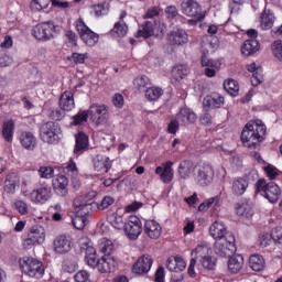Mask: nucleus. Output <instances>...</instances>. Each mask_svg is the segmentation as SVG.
Instances as JSON below:
<instances>
[{"label":"nucleus","instance_id":"cd10ccee","mask_svg":"<svg viewBox=\"0 0 282 282\" xmlns=\"http://www.w3.org/2000/svg\"><path fill=\"white\" fill-rule=\"evenodd\" d=\"M169 41L171 45H184L188 43V34H186V31L178 29L169 34Z\"/></svg>","mask_w":282,"mask_h":282},{"label":"nucleus","instance_id":"f03ea898","mask_svg":"<svg viewBox=\"0 0 282 282\" xmlns=\"http://www.w3.org/2000/svg\"><path fill=\"white\" fill-rule=\"evenodd\" d=\"M256 188L258 193H262L263 197L268 199L271 204H276L281 197V187L274 182L265 183V180L260 178L256 183Z\"/></svg>","mask_w":282,"mask_h":282},{"label":"nucleus","instance_id":"5fc2aeb1","mask_svg":"<svg viewBox=\"0 0 282 282\" xmlns=\"http://www.w3.org/2000/svg\"><path fill=\"white\" fill-rule=\"evenodd\" d=\"M200 65L203 67H217V62L208 59V50H203Z\"/></svg>","mask_w":282,"mask_h":282},{"label":"nucleus","instance_id":"864d4df0","mask_svg":"<svg viewBox=\"0 0 282 282\" xmlns=\"http://www.w3.org/2000/svg\"><path fill=\"white\" fill-rule=\"evenodd\" d=\"M89 118V113L87 110L79 111L77 115L73 117V124L78 126L87 122V119Z\"/></svg>","mask_w":282,"mask_h":282},{"label":"nucleus","instance_id":"a18cd8bd","mask_svg":"<svg viewBox=\"0 0 282 282\" xmlns=\"http://www.w3.org/2000/svg\"><path fill=\"white\" fill-rule=\"evenodd\" d=\"M224 89L230 96H238L239 95V83L235 79H227L224 83Z\"/></svg>","mask_w":282,"mask_h":282},{"label":"nucleus","instance_id":"f8f14e48","mask_svg":"<svg viewBox=\"0 0 282 282\" xmlns=\"http://www.w3.org/2000/svg\"><path fill=\"white\" fill-rule=\"evenodd\" d=\"M128 238L135 240L142 235V221L138 216H130L123 228Z\"/></svg>","mask_w":282,"mask_h":282},{"label":"nucleus","instance_id":"e2e57ef3","mask_svg":"<svg viewBox=\"0 0 282 282\" xmlns=\"http://www.w3.org/2000/svg\"><path fill=\"white\" fill-rule=\"evenodd\" d=\"M116 202V199L111 196H105L99 205H97L99 210H106V208H109Z\"/></svg>","mask_w":282,"mask_h":282},{"label":"nucleus","instance_id":"2f4dec72","mask_svg":"<svg viewBox=\"0 0 282 282\" xmlns=\"http://www.w3.org/2000/svg\"><path fill=\"white\" fill-rule=\"evenodd\" d=\"M20 142L23 149H26L28 151H34V149H36V137H34L32 132H22Z\"/></svg>","mask_w":282,"mask_h":282},{"label":"nucleus","instance_id":"473e14b6","mask_svg":"<svg viewBox=\"0 0 282 282\" xmlns=\"http://www.w3.org/2000/svg\"><path fill=\"white\" fill-rule=\"evenodd\" d=\"M89 214H85L83 212H76L75 216L72 219V224L76 230H84L85 226L89 224V219L87 217Z\"/></svg>","mask_w":282,"mask_h":282},{"label":"nucleus","instance_id":"c03bdc74","mask_svg":"<svg viewBox=\"0 0 282 282\" xmlns=\"http://www.w3.org/2000/svg\"><path fill=\"white\" fill-rule=\"evenodd\" d=\"M162 96H164V90L160 87H150L145 90V98L150 101L159 100Z\"/></svg>","mask_w":282,"mask_h":282},{"label":"nucleus","instance_id":"4be33fe9","mask_svg":"<svg viewBox=\"0 0 282 282\" xmlns=\"http://www.w3.org/2000/svg\"><path fill=\"white\" fill-rule=\"evenodd\" d=\"M176 120L181 122L182 127L195 123L197 120V115L191 111L188 108H182L181 111L176 115Z\"/></svg>","mask_w":282,"mask_h":282},{"label":"nucleus","instance_id":"20e7f679","mask_svg":"<svg viewBox=\"0 0 282 282\" xmlns=\"http://www.w3.org/2000/svg\"><path fill=\"white\" fill-rule=\"evenodd\" d=\"M214 252L218 257H232V254L237 252V247L235 246V235L228 234L227 238L216 240L214 243Z\"/></svg>","mask_w":282,"mask_h":282},{"label":"nucleus","instance_id":"c9c22d12","mask_svg":"<svg viewBox=\"0 0 282 282\" xmlns=\"http://www.w3.org/2000/svg\"><path fill=\"white\" fill-rule=\"evenodd\" d=\"M188 66L178 64L172 68V78L176 83H180V80H184L188 76Z\"/></svg>","mask_w":282,"mask_h":282},{"label":"nucleus","instance_id":"a878e982","mask_svg":"<svg viewBox=\"0 0 282 282\" xmlns=\"http://www.w3.org/2000/svg\"><path fill=\"white\" fill-rule=\"evenodd\" d=\"M195 171V164L193 161L185 160L180 163L177 173L181 180H188Z\"/></svg>","mask_w":282,"mask_h":282},{"label":"nucleus","instance_id":"7ed1b4c3","mask_svg":"<svg viewBox=\"0 0 282 282\" xmlns=\"http://www.w3.org/2000/svg\"><path fill=\"white\" fill-rule=\"evenodd\" d=\"M20 267L22 272L32 279H41L43 274H45V267H43V262L34 258H24L20 262Z\"/></svg>","mask_w":282,"mask_h":282},{"label":"nucleus","instance_id":"f3484780","mask_svg":"<svg viewBox=\"0 0 282 282\" xmlns=\"http://www.w3.org/2000/svg\"><path fill=\"white\" fill-rule=\"evenodd\" d=\"M247 69L252 74L251 76V85L253 87H259L261 83H263V67L261 65H257V63L252 62L247 65Z\"/></svg>","mask_w":282,"mask_h":282},{"label":"nucleus","instance_id":"bf43d9fd","mask_svg":"<svg viewBox=\"0 0 282 282\" xmlns=\"http://www.w3.org/2000/svg\"><path fill=\"white\" fill-rule=\"evenodd\" d=\"M271 237L276 246L282 248V227H276L271 231Z\"/></svg>","mask_w":282,"mask_h":282},{"label":"nucleus","instance_id":"c756f323","mask_svg":"<svg viewBox=\"0 0 282 282\" xmlns=\"http://www.w3.org/2000/svg\"><path fill=\"white\" fill-rule=\"evenodd\" d=\"M73 204L75 208H79V213H85V215H89L94 202L88 199L87 195H84L75 198Z\"/></svg>","mask_w":282,"mask_h":282},{"label":"nucleus","instance_id":"2eb2a0df","mask_svg":"<svg viewBox=\"0 0 282 282\" xmlns=\"http://www.w3.org/2000/svg\"><path fill=\"white\" fill-rule=\"evenodd\" d=\"M155 174L159 175L163 184H171L173 182V162L167 161L163 166H158L155 169Z\"/></svg>","mask_w":282,"mask_h":282},{"label":"nucleus","instance_id":"9b49d317","mask_svg":"<svg viewBox=\"0 0 282 282\" xmlns=\"http://www.w3.org/2000/svg\"><path fill=\"white\" fill-rule=\"evenodd\" d=\"M181 10L185 17L191 19H205L206 14L202 11V6L195 0H183Z\"/></svg>","mask_w":282,"mask_h":282},{"label":"nucleus","instance_id":"a211bd4d","mask_svg":"<svg viewBox=\"0 0 282 282\" xmlns=\"http://www.w3.org/2000/svg\"><path fill=\"white\" fill-rule=\"evenodd\" d=\"M69 180L66 178L65 175H59L57 178L53 182L54 192L58 197H67L69 194Z\"/></svg>","mask_w":282,"mask_h":282},{"label":"nucleus","instance_id":"dca6fc26","mask_svg":"<svg viewBox=\"0 0 282 282\" xmlns=\"http://www.w3.org/2000/svg\"><path fill=\"white\" fill-rule=\"evenodd\" d=\"M72 250V239L68 236L62 235L54 240V251L57 254H67Z\"/></svg>","mask_w":282,"mask_h":282},{"label":"nucleus","instance_id":"680f3d73","mask_svg":"<svg viewBox=\"0 0 282 282\" xmlns=\"http://www.w3.org/2000/svg\"><path fill=\"white\" fill-rule=\"evenodd\" d=\"M264 172L269 180H276V177H279V170L274 165H267L264 167Z\"/></svg>","mask_w":282,"mask_h":282},{"label":"nucleus","instance_id":"1a4fd4ad","mask_svg":"<svg viewBox=\"0 0 282 282\" xmlns=\"http://www.w3.org/2000/svg\"><path fill=\"white\" fill-rule=\"evenodd\" d=\"M58 131H61L58 123L48 121L40 127L41 140L46 144H54L58 140Z\"/></svg>","mask_w":282,"mask_h":282},{"label":"nucleus","instance_id":"72a5a7b5","mask_svg":"<svg viewBox=\"0 0 282 282\" xmlns=\"http://www.w3.org/2000/svg\"><path fill=\"white\" fill-rule=\"evenodd\" d=\"M249 267L254 272H261L265 269V259H263V256L261 254H252L249 258Z\"/></svg>","mask_w":282,"mask_h":282},{"label":"nucleus","instance_id":"338daca9","mask_svg":"<svg viewBox=\"0 0 282 282\" xmlns=\"http://www.w3.org/2000/svg\"><path fill=\"white\" fill-rule=\"evenodd\" d=\"M165 14L167 19H175L180 12L177 11V7L175 6H169L165 8Z\"/></svg>","mask_w":282,"mask_h":282},{"label":"nucleus","instance_id":"8fccbe9b","mask_svg":"<svg viewBox=\"0 0 282 282\" xmlns=\"http://www.w3.org/2000/svg\"><path fill=\"white\" fill-rule=\"evenodd\" d=\"M200 264L205 270H215V268H217V258L210 256L204 257L200 259Z\"/></svg>","mask_w":282,"mask_h":282},{"label":"nucleus","instance_id":"393cba45","mask_svg":"<svg viewBox=\"0 0 282 282\" xmlns=\"http://www.w3.org/2000/svg\"><path fill=\"white\" fill-rule=\"evenodd\" d=\"M21 180L19 177V174L11 172L6 176L4 180V191L9 194L17 193V186H19Z\"/></svg>","mask_w":282,"mask_h":282},{"label":"nucleus","instance_id":"f704fd0d","mask_svg":"<svg viewBox=\"0 0 282 282\" xmlns=\"http://www.w3.org/2000/svg\"><path fill=\"white\" fill-rule=\"evenodd\" d=\"M85 261L87 265H89V268H98L100 259L98 258V254L96 253V249L94 247L86 248Z\"/></svg>","mask_w":282,"mask_h":282},{"label":"nucleus","instance_id":"412c9836","mask_svg":"<svg viewBox=\"0 0 282 282\" xmlns=\"http://www.w3.org/2000/svg\"><path fill=\"white\" fill-rule=\"evenodd\" d=\"M116 265H118V263L113 257L104 256L100 258L97 269L101 274H109V272H113L116 270Z\"/></svg>","mask_w":282,"mask_h":282},{"label":"nucleus","instance_id":"4c0bfd02","mask_svg":"<svg viewBox=\"0 0 282 282\" xmlns=\"http://www.w3.org/2000/svg\"><path fill=\"white\" fill-rule=\"evenodd\" d=\"M224 105V97L219 95L207 96L203 99L204 107H210L212 109H219Z\"/></svg>","mask_w":282,"mask_h":282},{"label":"nucleus","instance_id":"603ef678","mask_svg":"<svg viewBox=\"0 0 282 282\" xmlns=\"http://www.w3.org/2000/svg\"><path fill=\"white\" fill-rule=\"evenodd\" d=\"M118 36H127V32H129V26L124 21H119L115 24L112 30Z\"/></svg>","mask_w":282,"mask_h":282},{"label":"nucleus","instance_id":"6ab92c4d","mask_svg":"<svg viewBox=\"0 0 282 282\" xmlns=\"http://www.w3.org/2000/svg\"><path fill=\"white\" fill-rule=\"evenodd\" d=\"M93 164L97 173H109V169H111V160L102 154H97L93 159Z\"/></svg>","mask_w":282,"mask_h":282},{"label":"nucleus","instance_id":"6e6d98bb","mask_svg":"<svg viewBox=\"0 0 282 282\" xmlns=\"http://www.w3.org/2000/svg\"><path fill=\"white\" fill-rule=\"evenodd\" d=\"M271 48L273 52V56H275L278 61H282V41L281 40L274 41L271 45Z\"/></svg>","mask_w":282,"mask_h":282},{"label":"nucleus","instance_id":"052dcab7","mask_svg":"<svg viewBox=\"0 0 282 282\" xmlns=\"http://www.w3.org/2000/svg\"><path fill=\"white\" fill-rule=\"evenodd\" d=\"M13 208L20 213V215H28V203L23 200H15L13 203Z\"/></svg>","mask_w":282,"mask_h":282},{"label":"nucleus","instance_id":"5701e85b","mask_svg":"<svg viewBox=\"0 0 282 282\" xmlns=\"http://www.w3.org/2000/svg\"><path fill=\"white\" fill-rule=\"evenodd\" d=\"M166 268L170 272H184L186 270V261L180 256L170 257L166 261Z\"/></svg>","mask_w":282,"mask_h":282},{"label":"nucleus","instance_id":"0e129e2a","mask_svg":"<svg viewBox=\"0 0 282 282\" xmlns=\"http://www.w3.org/2000/svg\"><path fill=\"white\" fill-rule=\"evenodd\" d=\"M273 239H272V234H265L259 237V243L261 246V248H268V246H270L272 243Z\"/></svg>","mask_w":282,"mask_h":282},{"label":"nucleus","instance_id":"774afa93","mask_svg":"<svg viewBox=\"0 0 282 282\" xmlns=\"http://www.w3.org/2000/svg\"><path fill=\"white\" fill-rule=\"evenodd\" d=\"M86 58H87V54H80V53L72 54V59L74 61V63H77V64L85 63Z\"/></svg>","mask_w":282,"mask_h":282},{"label":"nucleus","instance_id":"09e8293b","mask_svg":"<svg viewBox=\"0 0 282 282\" xmlns=\"http://www.w3.org/2000/svg\"><path fill=\"white\" fill-rule=\"evenodd\" d=\"M147 85H149V77L147 76L137 77L133 80L134 89L139 93L144 91V89H147Z\"/></svg>","mask_w":282,"mask_h":282},{"label":"nucleus","instance_id":"37998d69","mask_svg":"<svg viewBox=\"0 0 282 282\" xmlns=\"http://www.w3.org/2000/svg\"><path fill=\"white\" fill-rule=\"evenodd\" d=\"M2 135L7 142H12L14 135V121H6L2 124Z\"/></svg>","mask_w":282,"mask_h":282},{"label":"nucleus","instance_id":"ddd939ff","mask_svg":"<svg viewBox=\"0 0 282 282\" xmlns=\"http://www.w3.org/2000/svg\"><path fill=\"white\" fill-rule=\"evenodd\" d=\"M52 197V187L50 185H43L31 192V199L34 204H45Z\"/></svg>","mask_w":282,"mask_h":282},{"label":"nucleus","instance_id":"bb28decb","mask_svg":"<svg viewBox=\"0 0 282 282\" xmlns=\"http://www.w3.org/2000/svg\"><path fill=\"white\" fill-rule=\"evenodd\" d=\"M76 107L74 102V93L72 91H64L59 97V108L62 111H72Z\"/></svg>","mask_w":282,"mask_h":282},{"label":"nucleus","instance_id":"a19ab883","mask_svg":"<svg viewBox=\"0 0 282 282\" xmlns=\"http://www.w3.org/2000/svg\"><path fill=\"white\" fill-rule=\"evenodd\" d=\"M89 147V138L85 133H79V135L76 137V144L74 153H83Z\"/></svg>","mask_w":282,"mask_h":282},{"label":"nucleus","instance_id":"9d476101","mask_svg":"<svg viewBox=\"0 0 282 282\" xmlns=\"http://www.w3.org/2000/svg\"><path fill=\"white\" fill-rule=\"evenodd\" d=\"M45 241V229L39 225L33 226L28 237L23 240V248L30 250L33 246H40Z\"/></svg>","mask_w":282,"mask_h":282},{"label":"nucleus","instance_id":"79ce46f5","mask_svg":"<svg viewBox=\"0 0 282 282\" xmlns=\"http://www.w3.org/2000/svg\"><path fill=\"white\" fill-rule=\"evenodd\" d=\"M98 248L105 257H111V252H113V242L107 238H101Z\"/></svg>","mask_w":282,"mask_h":282},{"label":"nucleus","instance_id":"3c124183","mask_svg":"<svg viewBox=\"0 0 282 282\" xmlns=\"http://www.w3.org/2000/svg\"><path fill=\"white\" fill-rule=\"evenodd\" d=\"M94 13L97 17H105L109 13V3L102 2L93 7Z\"/></svg>","mask_w":282,"mask_h":282},{"label":"nucleus","instance_id":"de8ad7c7","mask_svg":"<svg viewBox=\"0 0 282 282\" xmlns=\"http://www.w3.org/2000/svg\"><path fill=\"white\" fill-rule=\"evenodd\" d=\"M273 23H274V15L268 13L264 10V12L262 13V17H261L260 28L262 30H270V28H272Z\"/></svg>","mask_w":282,"mask_h":282},{"label":"nucleus","instance_id":"b1692460","mask_svg":"<svg viewBox=\"0 0 282 282\" xmlns=\"http://www.w3.org/2000/svg\"><path fill=\"white\" fill-rule=\"evenodd\" d=\"M144 232L150 239H160L162 235V226L155 220H147L144 225Z\"/></svg>","mask_w":282,"mask_h":282},{"label":"nucleus","instance_id":"6e6552de","mask_svg":"<svg viewBox=\"0 0 282 282\" xmlns=\"http://www.w3.org/2000/svg\"><path fill=\"white\" fill-rule=\"evenodd\" d=\"M76 28L77 32L79 34V37L85 43V45H88V47H94L98 43L99 35L98 33L91 31L87 24H85V21H83V18H79L76 21Z\"/></svg>","mask_w":282,"mask_h":282},{"label":"nucleus","instance_id":"e433bc0d","mask_svg":"<svg viewBox=\"0 0 282 282\" xmlns=\"http://www.w3.org/2000/svg\"><path fill=\"white\" fill-rule=\"evenodd\" d=\"M241 268H243V257L242 256H235L229 257L228 261V270L232 274H237L240 272Z\"/></svg>","mask_w":282,"mask_h":282},{"label":"nucleus","instance_id":"39448f33","mask_svg":"<svg viewBox=\"0 0 282 282\" xmlns=\"http://www.w3.org/2000/svg\"><path fill=\"white\" fill-rule=\"evenodd\" d=\"M215 177V169L209 163H203L196 166L194 180L198 186H210Z\"/></svg>","mask_w":282,"mask_h":282},{"label":"nucleus","instance_id":"0eeeda50","mask_svg":"<svg viewBox=\"0 0 282 282\" xmlns=\"http://www.w3.org/2000/svg\"><path fill=\"white\" fill-rule=\"evenodd\" d=\"M88 118H90L91 122L96 124V127H100V124H107L109 122V110H107V106L94 104L87 110Z\"/></svg>","mask_w":282,"mask_h":282},{"label":"nucleus","instance_id":"7c9ffc66","mask_svg":"<svg viewBox=\"0 0 282 282\" xmlns=\"http://www.w3.org/2000/svg\"><path fill=\"white\" fill-rule=\"evenodd\" d=\"M246 191H248V180L245 177L235 178L231 186L232 195H236V197H241Z\"/></svg>","mask_w":282,"mask_h":282},{"label":"nucleus","instance_id":"58836bf2","mask_svg":"<svg viewBox=\"0 0 282 282\" xmlns=\"http://www.w3.org/2000/svg\"><path fill=\"white\" fill-rule=\"evenodd\" d=\"M236 213L240 217H246V219H250L254 212L252 210V206L248 203H238L236 204Z\"/></svg>","mask_w":282,"mask_h":282},{"label":"nucleus","instance_id":"49530a36","mask_svg":"<svg viewBox=\"0 0 282 282\" xmlns=\"http://www.w3.org/2000/svg\"><path fill=\"white\" fill-rule=\"evenodd\" d=\"M108 221L117 230H122V228L124 229V226H127V223H124V218L118 214H111L108 217Z\"/></svg>","mask_w":282,"mask_h":282},{"label":"nucleus","instance_id":"f257e3e1","mask_svg":"<svg viewBox=\"0 0 282 282\" xmlns=\"http://www.w3.org/2000/svg\"><path fill=\"white\" fill-rule=\"evenodd\" d=\"M267 128L261 120L249 121L242 132L241 142L247 149H259V144L265 140Z\"/></svg>","mask_w":282,"mask_h":282},{"label":"nucleus","instance_id":"69168bd1","mask_svg":"<svg viewBox=\"0 0 282 282\" xmlns=\"http://www.w3.org/2000/svg\"><path fill=\"white\" fill-rule=\"evenodd\" d=\"M76 282H91L89 279V272L82 270L75 274Z\"/></svg>","mask_w":282,"mask_h":282},{"label":"nucleus","instance_id":"4468645a","mask_svg":"<svg viewBox=\"0 0 282 282\" xmlns=\"http://www.w3.org/2000/svg\"><path fill=\"white\" fill-rule=\"evenodd\" d=\"M151 265H153V258L149 254H143L133 264L132 272H134V274H147V272L151 270Z\"/></svg>","mask_w":282,"mask_h":282},{"label":"nucleus","instance_id":"4d7b16f0","mask_svg":"<svg viewBox=\"0 0 282 282\" xmlns=\"http://www.w3.org/2000/svg\"><path fill=\"white\" fill-rule=\"evenodd\" d=\"M210 252V249L207 246L200 245L197 246L195 249L192 251V257L193 254H197L200 259H204V257H208Z\"/></svg>","mask_w":282,"mask_h":282},{"label":"nucleus","instance_id":"c85d7f7f","mask_svg":"<svg viewBox=\"0 0 282 282\" xmlns=\"http://www.w3.org/2000/svg\"><path fill=\"white\" fill-rule=\"evenodd\" d=\"M261 50V44L257 40H247L241 46V54L243 56H252V54H257Z\"/></svg>","mask_w":282,"mask_h":282},{"label":"nucleus","instance_id":"13d9d810","mask_svg":"<svg viewBox=\"0 0 282 282\" xmlns=\"http://www.w3.org/2000/svg\"><path fill=\"white\" fill-rule=\"evenodd\" d=\"M40 177H43L44 180H50L54 177V167L52 166H42L39 170Z\"/></svg>","mask_w":282,"mask_h":282},{"label":"nucleus","instance_id":"ea45409f","mask_svg":"<svg viewBox=\"0 0 282 282\" xmlns=\"http://www.w3.org/2000/svg\"><path fill=\"white\" fill-rule=\"evenodd\" d=\"M155 34V21H147L144 23L143 30L138 31V36L143 39H150V36H153Z\"/></svg>","mask_w":282,"mask_h":282},{"label":"nucleus","instance_id":"423d86ee","mask_svg":"<svg viewBox=\"0 0 282 282\" xmlns=\"http://www.w3.org/2000/svg\"><path fill=\"white\" fill-rule=\"evenodd\" d=\"M56 32H58V25L51 21L37 24L32 30V34L37 41H50L54 39Z\"/></svg>","mask_w":282,"mask_h":282},{"label":"nucleus","instance_id":"aec40b11","mask_svg":"<svg viewBox=\"0 0 282 282\" xmlns=\"http://www.w3.org/2000/svg\"><path fill=\"white\" fill-rule=\"evenodd\" d=\"M209 234L212 237H214L217 240L219 239H227L228 235H232V232L228 231L226 229V225L224 223L216 220L210 227H209Z\"/></svg>","mask_w":282,"mask_h":282}]
</instances>
